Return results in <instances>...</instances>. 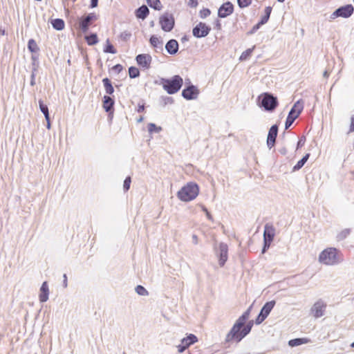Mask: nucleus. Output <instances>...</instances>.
Instances as JSON below:
<instances>
[{"instance_id":"f257e3e1","label":"nucleus","mask_w":354,"mask_h":354,"mask_svg":"<svg viewBox=\"0 0 354 354\" xmlns=\"http://www.w3.org/2000/svg\"><path fill=\"white\" fill-rule=\"evenodd\" d=\"M155 84L162 85L163 89L169 95L178 93L183 84V80L179 75H175L171 78L160 77L154 81Z\"/></svg>"},{"instance_id":"f03ea898","label":"nucleus","mask_w":354,"mask_h":354,"mask_svg":"<svg viewBox=\"0 0 354 354\" xmlns=\"http://www.w3.org/2000/svg\"><path fill=\"white\" fill-rule=\"evenodd\" d=\"M254 321L250 320L247 321L245 325L241 326V328H238L235 332V333L232 335V328L230 330L228 333L226 335L225 339V344H228L226 347L230 346V343L231 342H240L245 337H246L251 331L252 326L254 325Z\"/></svg>"},{"instance_id":"7ed1b4c3","label":"nucleus","mask_w":354,"mask_h":354,"mask_svg":"<svg viewBox=\"0 0 354 354\" xmlns=\"http://www.w3.org/2000/svg\"><path fill=\"white\" fill-rule=\"evenodd\" d=\"M342 261V254L335 248H326L319 255V261L325 265H336Z\"/></svg>"},{"instance_id":"20e7f679","label":"nucleus","mask_w":354,"mask_h":354,"mask_svg":"<svg viewBox=\"0 0 354 354\" xmlns=\"http://www.w3.org/2000/svg\"><path fill=\"white\" fill-rule=\"evenodd\" d=\"M199 194V186L194 182L187 183L178 192L177 197L184 202L195 199Z\"/></svg>"},{"instance_id":"39448f33","label":"nucleus","mask_w":354,"mask_h":354,"mask_svg":"<svg viewBox=\"0 0 354 354\" xmlns=\"http://www.w3.org/2000/svg\"><path fill=\"white\" fill-rule=\"evenodd\" d=\"M257 101V104L268 112H273L279 105L277 97L268 92L258 96Z\"/></svg>"},{"instance_id":"423d86ee","label":"nucleus","mask_w":354,"mask_h":354,"mask_svg":"<svg viewBox=\"0 0 354 354\" xmlns=\"http://www.w3.org/2000/svg\"><path fill=\"white\" fill-rule=\"evenodd\" d=\"M304 109L302 100H297L290 109L285 122V130L288 129L297 118H299Z\"/></svg>"},{"instance_id":"0eeeda50","label":"nucleus","mask_w":354,"mask_h":354,"mask_svg":"<svg viewBox=\"0 0 354 354\" xmlns=\"http://www.w3.org/2000/svg\"><path fill=\"white\" fill-rule=\"evenodd\" d=\"M159 24L163 31H171L175 26V19L174 15L169 12H165L160 17Z\"/></svg>"},{"instance_id":"6e6552de","label":"nucleus","mask_w":354,"mask_h":354,"mask_svg":"<svg viewBox=\"0 0 354 354\" xmlns=\"http://www.w3.org/2000/svg\"><path fill=\"white\" fill-rule=\"evenodd\" d=\"M275 304L276 301L274 300L269 301L264 304L254 320L257 325L261 324L267 318Z\"/></svg>"},{"instance_id":"1a4fd4ad","label":"nucleus","mask_w":354,"mask_h":354,"mask_svg":"<svg viewBox=\"0 0 354 354\" xmlns=\"http://www.w3.org/2000/svg\"><path fill=\"white\" fill-rule=\"evenodd\" d=\"M354 12V8L351 4H346L337 8L330 15L331 19L337 17L348 18Z\"/></svg>"},{"instance_id":"9d476101","label":"nucleus","mask_w":354,"mask_h":354,"mask_svg":"<svg viewBox=\"0 0 354 354\" xmlns=\"http://www.w3.org/2000/svg\"><path fill=\"white\" fill-rule=\"evenodd\" d=\"M326 307V303L319 299L311 307L310 313L315 318H319L324 315Z\"/></svg>"},{"instance_id":"9b49d317","label":"nucleus","mask_w":354,"mask_h":354,"mask_svg":"<svg viewBox=\"0 0 354 354\" xmlns=\"http://www.w3.org/2000/svg\"><path fill=\"white\" fill-rule=\"evenodd\" d=\"M211 31V27L204 22H199L192 29L193 36L196 38L205 37Z\"/></svg>"},{"instance_id":"f8f14e48","label":"nucleus","mask_w":354,"mask_h":354,"mask_svg":"<svg viewBox=\"0 0 354 354\" xmlns=\"http://www.w3.org/2000/svg\"><path fill=\"white\" fill-rule=\"evenodd\" d=\"M187 80L189 81V84L183 89L181 95L187 100H195L198 97L199 90L196 86L190 83L189 80Z\"/></svg>"},{"instance_id":"ddd939ff","label":"nucleus","mask_w":354,"mask_h":354,"mask_svg":"<svg viewBox=\"0 0 354 354\" xmlns=\"http://www.w3.org/2000/svg\"><path fill=\"white\" fill-rule=\"evenodd\" d=\"M252 308V305H250L249 308L236 319L232 327V334L233 333L234 335L238 328H241V326L245 325L249 319Z\"/></svg>"},{"instance_id":"4468645a","label":"nucleus","mask_w":354,"mask_h":354,"mask_svg":"<svg viewBox=\"0 0 354 354\" xmlns=\"http://www.w3.org/2000/svg\"><path fill=\"white\" fill-rule=\"evenodd\" d=\"M252 308V305H250L249 308L236 319L232 327V334L233 333L234 335L238 328H241V326L245 325L249 319Z\"/></svg>"},{"instance_id":"2eb2a0df","label":"nucleus","mask_w":354,"mask_h":354,"mask_svg":"<svg viewBox=\"0 0 354 354\" xmlns=\"http://www.w3.org/2000/svg\"><path fill=\"white\" fill-rule=\"evenodd\" d=\"M216 255L218 258V264L221 267L224 266L227 260L228 257V246L225 243H220L218 249L216 251Z\"/></svg>"},{"instance_id":"dca6fc26","label":"nucleus","mask_w":354,"mask_h":354,"mask_svg":"<svg viewBox=\"0 0 354 354\" xmlns=\"http://www.w3.org/2000/svg\"><path fill=\"white\" fill-rule=\"evenodd\" d=\"M115 100L109 95H104L102 98V107L108 113L110 120L112 119L114 112Z\"/></svg>"},{"instance_id":"f3484780","label":"nucleus","mask_w":354,"mask_h":354,"mask_svg":"<svg viewBox=\"0 0 354 354\" xmlns=\"http://www.w3.org/2000/svg\"><path fill=\"white\" fill-rule=\"evenodd\" d=\"M278 131L279 126L277 124L272 125L268 131L266 144L269 149H271L275 145Z\"/></svg>"},{"instance_id":"a211bd4d","label":"nucleus","mask_w":354,"mask_h":354,"mask_svg":"<svg viewBox=\"0 0 354 354\" xmlns=\"http://www.w3.org/2000/svg\"><path fill=\"white\" fill-rule=\"evenodd\" d=\"M234 12V5L230 1L223 3L218 10V17L219 18H225Z\"/></svg>"},{"instance_id":"6ab92c4d","label":"nucleus","mask_w":354,"mask_h":354,"mask_svg":"<svg viewBox=\"0 0 354 354\" xmlns=\"http://www.w3.org/2000/svg\"><path fill=\"white\" fill-rule=\"evenodd\" d=\"M137 64L145 68H149L152 61L149 54H139L136 57Z\"/></svg>"},{"instance_id":"aec40b11","label":"nucleus","mask_w":354,"mask_h":354,"mask_svg":"<svg viewBox=\"0 0 354 354\" xmlns=\"http://www.w3.org/2000/svg\"><path fill=\"white\" fill-rule=\"evenodd\" d=\"M275 228L272 223H267L264 226L263 240L272 242L275 236Z\"/></svg>"},{"instance_id":"412c9836","label":"nucleus","mask_w":354,"mask_h":354,"mask_svg":"<svg viewBox=\"0 0 354 354\" xmlns=\"http://www.w3.org/2000/svg\"><path fill=\"white\" fill-rule=\"evenodd\" d=\"M179 44L176 39H171L165 44V50L169 55H175L178 51Z\"/></svg>"},{"instance_id":"4be33fe9","label":"nucleus","mask_w":354,"mask_h":354,"mask_svg":"<svg viewBox=\"0 0 354 354\" xmlns=\"http://www.w3.org/2000/svg\"><path fill=\"white\" fill-rule=\"evenodd\" d=\"M91 24H92L90 23L85 17L82 16L78 19L76 28L81 30L82 32L86 33L88 32Z\"/></svg>"},{"instance_id":"5701e85b","label":"nucleus","mask_w":354,"mask_h":354,"mask_svg":"<svg viewBox=\"0 0 354 354\" xmlns=\"http://www.w3.org/2000/svg\"><path fill=\"white\" fill-rule=\"evenodd\" d=\"M49 289L47 281H44L40 288V293L39 295V301L46 302L48 299Z\"/></svg>"},{"instance_id":"b1692460","label":"nucleus","mask_w":354,"mask_h":354,"mask_svg":"<svg viewBox=\"0 0 354 354\" xmlns=\"http://www.w3.org/2000/svg\"><path fill=\"white\" fill-rule=\"evenodd\" d=\"M149 15V9L146 5H142L135 10L137 19L145 20Z\"/></svg>"},{"instance_id":"393cba45","label":"nucleus","mask_w":354,"mask_h":354,"mask_svg":"<svg viewBox=\"0 0 354 354\" xmlns=\"http://www.w3.org/2000/svg\"><path fill=\"white\" fill-rule=\"evenodd\" d=\"M102 84L105 90L106 95H111L114 93V87L112 84L111 80L108 77H104L102 80Z\"/></svg>"},{"instance_id":"a878e982","label":"nucleus","mask_w":354,"mask_h":354,"mask_svg":"<svg viewBox=\"0 0 354 354\" xmlns=\"http://www.w3.org/2000/svg\"><path fill=\"white\" fill-rule=\"evenodd\" d=\"M149 43L153 48L159 49L161 51L163 50V41L160 40L156 35H153L150 37Z\"/></svg>"},{"instance_id":"bb28decb","label":"nucleus","mask_w":354,"mask_h":354,"mask_svg":"<svg viewBox=\"0 0 354 354\" xmlns=\"http://www.w3.org/2000/svg\"><path fill=\"white\" fill-rule=\"evenodd\" d=\"M310 342V339L305 337L295 338L289 340L288 345L291 347L300 346L304 344H307Z\"/></svg>"},{"instance_id":"cd10ccee","label":"nucleus","mask_w":354,"mask_h":354,"mask_svg":"<svg viewBox=\"0 0 354 354\" xmlns=\"http://www.w3.org/2000/svg\"><path fill=\"white\" fill-rule=\"evenodd\" d=\"M84 39L88 46H94L99 41L97 35L95 32H91L85 35Z\"/></svg>"},{"instance_id":"c85d7f7f","label":"nucleus","mask_w":354,"mask_h":354,"mask_svg":"<svg viewBox=\"0 0 354 354\" xmlns=\"http://www.w3.org/2000/svg\"><path fill=\"white\" fill-rule=\"evenodd\" d=\"M198 341L197 337L194 334H189L187 337L182 339V343L186 346L189 347Z\"/></svg>"},{"instance_id":"c756f323","label":"nucleus","mask_w":354,"mask_h":354,"mask_svg":"<svg viewBox=\"0 0 354 354\" xmlns=\"http://www.w3.org/2000/svg\"><path fill=\"white\" fill-rule=\"evenodd\" d=\"M53 28L56 30H62L65 27V22L62 19L57 18L51 21Z\"/></svg>"},{"instance_id":"7c9ffc66","label":"nucleus","mask_w":354,"mask_h":354,"mask_svg":"<svg viewBox=\"0 0 354 354\" xmlns=\"http://www.w3.org/2000/svg\"><path fill=\"white\" fill-rule=\"evenodd\" d=\"M272 8L270 6H267L265 8L264 15L261 16L260 20L259 21L261 24L264 25L268 21L272 12Z\"/></svg>"},{"instance_id":"2f4dec72","label":"nucleus","mask_w":354,"mask_h":354,"mask_svg":"<svg viewBox=\"0 0 354 354\" xmlns=\"http://www.w3.org/2000/svg\"><path fill=\"white\" fill-rule=\"evenodd\" d=\"M310 157V153H306L301 159H300L297 164L293 167L292 171H298L300 169L303 167V166L305 165V163L308 161V158Z\"/></svg>"},{"instance_id":"473e14b6","label":"nucleus","mask_w":354,"mask_h":354,"mask_svg":"<svg viewBox=\"0 0 354 354\" xmlns=\"http://www.w3.org/2000/svg\"><path fill=\"white\" fill-rule=\"evenodd\" d=\"M28 50L32 53H36L39 51V48L34 39H30L27 45Z\"/></svg>"},{"instance_id":"72a5a7b5","label":"nucleus","mask_w":354,"mask_h":354,"mask_svg":"<svg viewBox=\"0 0 354 354\" xmlns=\"http://www.w3.org/2000/svg\"><path fill=\"white\" fill-rule=\"evenodd\" d=\"M103 51L105 53H111V54L117 53V50L113 46V45L111 43L109 39H106Z\"/></svg>"},{"instance_id":"f704fd0d","label":"nucleus","mask_w":354,"mask_h":354,"mask_svg":"<svg viewBox=\"0 0 354 354\" xmlns=\"http://www.w3.org/2000/svg\"><path fill=\"white\" fill-rule=\"evenodd\" d=\"M148 6L156 10H160L162 8V5L160 0H146Z\"/></svg>"},{"instance_id":"c9c22d12","label":"nucleus","mask_w":354,"mask_h":354,"mask_svg":"<svg viewBox=\"0 0 354 354\" xmlns=\"http://www.w3.org/2000/svg\"><path fill=\"white\" fill-rule=\"evenodd\" d=\"M148 131L150 134L158 133L162 131V127L157 126L154 123H149L147 125Z\"/></svg>"},{"instance_id":"e433bc0d","label":"nucleus","mask_w":354,"mask_h":354,"mask_svg":"<svg viewBox=\"0 0 354 354\" xmlns=\"http://www.w3.org/2000/svg\"><path fill=\"white\" fill-rule=\"evenodd\" d=\"M254 48H255V46H253L252 48H248L247 50L243 51L242 53V54L241 55L239 59L241 61H245V60L248 59L251 57V55H252Z\"/></svg>"},{"instance_id":"4c0bfd02","label":"nucleus","mask_w":354,"mask_h":354,"mask_svg":"<svg viewBox=\"0 0 354 354\" xmlns=\"http://www.w3.org/2000/svg\"><path fill=\"white\" fill-rule=\"evenodd\" d=\"M140 75L139 69L136 66H130L129 68V75L131 79L138 77Z\"/></svg>"},{"instance_id":"58836bf2","label":"nucleus","mask_w":354,"mask_h":354,"mask_svg":"<svg viewBox=\"0 0 354 354\" xmlns=\"http://www.w3.org/2000/svg\"><path fill=\"white\" fill-rule=\"evenodd\" d=\"M135 290L138 295L141 296H147L149 295V292L147 290V289L141 285H138L136 287Z\"/></svg>"},{"instance_id":"ea45409f","label":"nucleus","mask_w":354,"mask_h":354,"mask_svg":"<svg viewBox=\"0 0 354 354\" xmlns=\"http://www.w3.org/2000/svg\"><path fill=\"white\" fill-rule=\"evenodd\" d=\"M350 232H351L350 229L343 230L341 232H339L337 234V240L342 241V240L345 239L350 234Z\"/></svg>"},{"instance_id":"a19ab883","label":"nucleus","mask_w":354,"mask_h":354,"mask_svg":"<svg viewBox=\"0 0 354 354\" xmlns=\"http://www.w3.org/2000/svg\"><path fill=\"white\" fill-rule=\"evenodd\" d=\"M237 3L240 8H245L250 6L252 0H237Z\"/></svg>"},{"instance_id":"79ce46f5","label":"nucleus","mask_w":354,"mask_h":354,"mask_svg":"<svg viewBox=\"0 0 354 354\" xmlns=\"http://www.w3.org/2000/svg\"><path fill=\"white\" fill-rule=\"evenodd\" d=\"M90 23L93 24V21L97 19V16L94 12H91L83 15Z\"/></svg>"},{"instance_id":"37998d69","label":"nucleus","mask_w":354,"mask_h":354,"mask_svg":"<svg viewBox=\"0 0 354 354\" xmlns=\"http://www.w3.org/2000/svg\"><path fill=\"white\" fill-rule=\"evenodd\" d=\"M131 183V178L130 176H127L124 180L123 189L124 192H127L130 189Z\"/></svg>"},{"instance_id":"c03bdc74","label":"nucleus","mask_w":354,"mask_h":354,"mask_svg":"<svg viewBox=\"0 0 354 354\" xmlns=\"http://www.w3.org/2000/svg\"><path fill=\"white\" fill-rule=\"evenodd\" d=\"M211 15V10L209 8H203L199 12V16L202 19H205Z\"/></svg>"},{"instance_id":"a18cd8bd","label":"nucleus","mask_w":354,"mask_h":354,"mask_svg":"<svg viewBox=\"0 0 354 354\" xmlns=\"http://www.w3.org/2000/svg\"><path fill=\"white\" fill-rule=\"evenodd\" d=\"M38 102H39V109H40L41 112L43 114L45 113H47L48 111H49L48 106L44 103V101L41 99L39 100Z\"/></svg>"},{"instance_id":"49530a36","label":"nucleus","mask_w":354,"mask_h":354,"mask_svg":"<svg viewBox=\"0 0 354 354\" xmlns=\"http://www.w3.org/2000/svg\"><path fill=\"white\" fill-rule=\"evenodd\" d=\"M131 37V33L128 31H124V32H121V34L120 35V39L125 41H128Z\"/></svg>"},{"instance_id":"de8ad7c7","label":"nucleus","mask_w":354,"mask_h":354,"mask_svg":"<svg viewBox=\"0 0 354 354\" xmlns=\"http://www.w3.org/2000/svg\"><path fill=\"white\" fill-rule=\"evenodd\" d=\"M272 243V242H271V241L263 240V248L261 250L262 254H264L268 251V250L270 248Z\"/></svg>"},{"instance_id":"09e8293b","label":"nucleus","mask_w":354,"mask_h":354,"mask_svg":"<svg viewBox=\"0 0 354 354\" xmlns=\"http://www.w3.org/2000/svg\"><path fill=\"white\" fill-rule=\"evenodd\" d=\"M161 99L163 101L164 105L171 104L174 102V98L169 96H162Z\"/></svg>"},{"instance_id":"8fccbe9b","label":"nucleus","mask_w":354,"mask_h":354,"mask_svg":"<svg viewBox=\"0 0 354 354\" xmlns=\"http://www.w3.org/2000/svg\"><path fill=\"white\" fill-rule=\"evenodd\" d=\"M202 211L205 214L208 220L213 221V217L205 205H201Z\"/></svg>"},{"instance_id":"3c124183","label":"nucleus","mask_w":354,"mask_h":354,"mask_svg":"<svg viewBox=\"0 0 354 354\" xmlns=\"http://www.w3.org/2000/svg\"><path fill=\"white\" fill-rule=\"evenodd\" d=\"M263 26V24H261L260 22L259 21L257 24H255L252 28V29L248 32V35H252L254 33H255L259 28L260 27Z\"/></svg>"},{"instance_id":"603ef678","label":"nucleus","mask_w":354,"mask_h":354,"mask_svg":"<svg viewBox=\"0 0 354 354\" xmlns=\"http://www.w3.org/2000/svg\"><path fill=\"white\" fill-rule=\"evenodd\" d=\"M112 70L117 74H119L123 70V67L121 64H117L112 67Z\"/></svg>"},{"instance_id":"864d4df0","label":"nucleus","mask_w":354,"mask_h":354,"mask_svg":"<svg viewBox=\"0 0 354 354\" xmlns=\"http://www.w3.org/2000/svg\"><path fill=\"white\" fill-rule=\"evenodd\" d=\"M32 59V66L35 67H39V58L38 56L32 55L31 57Z\"/></svg>"},{"instance_id":"5fc2aeb1","label":"nucleus","mask_w":354,"mask_h":354,"mask_svg":"<svg viewBox=\"0 0 354 354\" xmlns=\"http://www.w3.org/2000/svg\"><path fill=\"white\" fill-rule=\"evenodd\" d=\"M177 348H178V352L179 353H182L187 348V346H186L183 343H182V339H181L180 344L177 346Z\"/></svg>"},{"instance_id":"6e6d98bb","label":"nucleus","mask_w":354,"mask_h":354,"mask_svg":"<svg viewBox=\"0 0 354 354\" xmlns=\"http://www.w3.org/2000/svg\"><path fill=\"white\" fill-rule=\"evenodd\" d=\"M305 142H306V138L305 136H301L298 142H297V148L299 149L300 147H301L302 146H304V145L305 144Z\"/></svg>"},{"instance_id":"4d7b16f0","label":"nucleus","mask_w":354,"mask_h":354,"mask_svg":"<svg viewBox=\"0 0 354 354\" xmlns=\"http://www.w3.org/2000/svg\"><path fill=\"white\" fill-rule=\"evenodd\" d=\"M198 5V0H189L188 6L191 8H196Z\"/></svg>"},{"instance_id":"13d9d810","label":"nucleus","mask_w":354,"mask_h":354,"mask_svg":"<svg viewBox=\"0 0 354 354\" xmlns=\"http://www.w3.org/2000/svg\"><path fill=\"white\" fill-rule=\"evenodd\" d=\"M98 5V0H91L89 7L91 8H96Z\"/></svg>"},{"instance_id":"bf43d9fd","label":"nucleus","mask_w":354,"mask_h":354,"mask_svg":"<svg viewBox=\"0 0 354 354\" xmlns=\"http://www.w3.org/2000/svg\"><path fill=\"white\" fill-rule=\"evenodd\" d=\"M63 278H64L63 287L66 288L68 286V279H67L66 274H64Z\"/></svg>"},{"instance_id":"052dcab7","label":"nucleus","mask_w":354,"mask_h":354,"mask_svg":"<svg viewBox=\"0 0 354 354\" xmlns=\"http://www.w3.org/2000/svg\"><path fill=\"white\" fill-rule=\"evenodd\" d=\"M350 131H354V115L351 117V119Z\"/></svg>"},{"instance_id":"680f3d73","label":"nucleus","mask_w":354,"mask_h":354,"mask_svg":"<svg viewBox=\"0 0 354 354\" xmlns=\"http://www.w3.org/2000/svg\"><path fill=\"white\" fill-rule=\"evenodd\" d=\"M35 75H30V84L33 86L35 85Z\"/></svg>"},{"instance_id":"e2e57ef3","label":"nucleus","mask_w":354,"mask_h":354,"mask_svg":"<svg viewBox=\"0 0 354 354\" xmlns=\"http://www.w3.org/2000/svg\"><path fill=\"white\" fill-rule=\"evenodd\" d=\"M144 110H145V105H144V104H138V109H137V111H138V113H142V112H143V111H144Z\"/></svg>"},{"instance_id":"0e129e2a","label":"nucleus","mask_w":354,"mask_h":354,"mask_svg":"<svg viewBox=\"0 0 354 354\" xmlns=\"http://www.w3.org/2000/svg\"><path fill=\"white\" fill-rule=\"evenodd\" d=\"M215 28L217 29V30H220L221 28V22L218 19H216V22H215Z\"/></svg>"},{"instance_id":"69168bd1","label":"nucleus","mask_w":354,"mask_h":354,"mask_svg":"<svg viewBox=\"0 0 354 354\" xmlns=\"http://www.w3.org/2000/svg\"><path fill=\"white\" fill-rule=\"evenodd\" d=\"M38 68L39 67L32 66L31 75H36V72L37 71Z\"/></svg>"},{"instance_id":"338daca9","label":"nucleus","mask_w":354,"mask_h":354,"mask_svg":"<svg viewBox=\"0 0 354 354\" xmlns=\"http://www.w3.org/2000/svg\"><path fill=\"white\" fill-rule=\"evenodd\" d=\"M188 40H189V37H188V36H187V35H184V36L181 38V41H182V42H185V41H188Z\"/></svg>"},{"instance_id":"774afa93","label":"nucleus","mask_w":354,"mask_h":354,"mask_svg":"<svg viewBox=\"0 0 354 354\" xmlns=\"http://www.w3.org/2000/svg\"><path fill=\"white\" fill-rule=\"evenodd\" d=\"M279 152H280L281 154L285 155V154H286V153H287V150H286V148H282V149H281L279 150Z\"/></svg>"}]
</instances>
